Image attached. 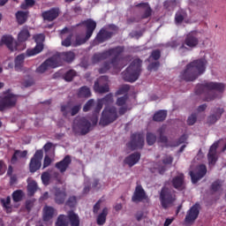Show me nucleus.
Returning a JSON list of instances; mask_svg holds the SVG:
<instances>
[{
    "label": "nucleus",
    "instance_id": "33",
    "mask_svg": "<svg viewBox=\"0 0 226 226\" xmlns=\"http://www.w3.org/2000/svg\"><path fill=\"white\" fill-rule=\"evenodd\" d=\"M46 61V64H48V68H57L61 66V59L59 58V55L53 56L48 58Z\"/></svg>",
    "mask_w": 226,
    "mask_h": 226
},
{
    "label": "nucleus",
    "instance_id": "13",
    "mask_svg": "<svg viewBox=\"0 0 226 226\" xmlns=\"http://www.w3.org/2000/svg\"><path fill=\"white\" fill-rule=\"evenodd\" d=\"M200 214V204L195 203L191 208L187 211L185 222L186 225H191L195 222V220L199 218V215Z\"/></svg>",
    "mask_w": 226,
    "mask_h": 226
},
{
    "label": "nucleus",
    "instance_id": "51",
    "mask_svg": "<svg viewBox=\"0 0 226 226\" xmlns=\"http://www.w3.org/2000/svg\"><path fill=\"white\" fill-rule=\"evenodd\" d=\"M0 202L4 209L6 211H10L11 209V198L10 196H7L6 199H1Z\"/></svg>",
    "mask_w": 226,
    "mask_h": 226
},
{
    "label": "nucleus",
    "instance_id": "53",
    "mask_svg": "<svg viewBox=\"0 0 226 226\" xmlns=\"http://www.w3.org/2000/svg\"><path fill=\"white\" fill-rule=\"evenodd\" d=\"M61 112H63L64 117H68L70 112H72V103L68 102L61 106Z\"/></svg>",
    "mask_w": 226,
    "mask_h": 226
},
{
    "label": "nucleus",
    "instance_id": "26",
    "mask_svg": "<svg viewBox=\"0 0 226 226\" xmlns=\"http://www.w3.org/2000/svg\"><path fill=\"white\" fill-rule=\"evenodd\" d=\"M135 6L136 8H141L144 10L143 13L141 14V19H149V17L153 15V9L151 8V5H149V3H139Z\"/></svg>",
    "mask_w": 226,
    "mask_h": 226
},
{
    "label": "nucleus",
    "instance_id": "9",
    "mask_svg": "<svg viewBox=\"0 0 226 226\" xmlns=\"http://www.w3.org/2000/svg\"><path fill=\"white\" fill-rule=\"evenodd\" d=\"M146 144V136L144 132H134L131 134V139L126 144L131 151H137V149H144Z\"/></svg>",
    "mask_w": 226,
    "mask_h": 226
},
{
    "label": "nucleus",
    "instance_id": "44",
    "mask_svg": "<svg viewBox=\"0 0 226 226\" xmlns=\"http://www.w3.org/2000/svg\"><path fill=\"white\" fill-rule=\"evenodd\" d=\"M27 192L30 197H33L36 192H38V184L36 181H32L27 185Z\"/></svg>",
    "mask_w": 226,
    "mask_h": 226
},
{
    "label": "nucleus",
    "instance_id": "34",
    "mask_svg": "<svg viewBox=\"0 0 226 226\" xmlns=\"http://www.w3.org/2000/svg\"><path fill=\"white\" fill-rule=\"evenodd\" d=\"M27 156V150H15L14 154H12L11 158V163L12 165H15L17 162H19V158H26Z\"/></svg>",
    "mask_w": 226,
    "mask_h": 226
},
{
    "label": "nucleus",
    "instance_id": "3",
    "mask_svg": "<svg viewBox=\"0 0 226 226\" xmlns=\"http://www.w3.org/2000/svg\"><path fill=\"white\" fill-rule=\"evenodd\" d=\"M106 51V56L111 58L110 62L107 61L102 64V66L99 69V73H107L113 67V70H118L119 68V56L124 52V46H117L110 48Z\"/></svg>",
    "mask_w": 226,
    "mask_h": 226
},
{
    "label": "nucleus",
    "instance_id": "7",
    "mask_svg": "<svg viewBox=\"0 0 226 226\" xmlns=\"http://www.w3.org/2000/svg\"><path fill=\"white\" fill-rule=\"evenodd\" d=\"M159 199L162 207H163V209H167L169 206H171V204L176 202V191L167 186H163L161 189Z\"/></svg>",
    "mask_w": 226,
    "mask_h": 226
},
{
    "label": "nucleus",
    "instance_id": "38",
    "mask_svg": "<svg viewBox=\"0 0 226 226\" xmlns=\"http://www.w3.org/2000/svg\"><path fill=\"white\" fill-rule=\"evenodd\" d=\"M167 119V110L160 109L154 114L153 121L155 123H163Z\"/></svg>",
    "mask_w": 226,
    "mask_h": 226
},
{
    "label": "nucleus",
    "instance_id": "10",
    "mask_svg": "<svg viewBox=\"0 0 226 226\" xmlns=\"http://www.w3.org/2000/svg\"><path fill=\"white\" fill-rule=\"evenodd\" d=\"M34 40L36 45L34 49L26 50V57H32V56H36L43 50V41H45V35L43 34H36L34 36Z\"/></svg>",
    "mask_w": 226,
    "mask_h": 226
},
{
    "label": "nucleus",
    "instance_id": "49",
    "mask_svg": "<svg viewBox=\"0 0 226 226\" xmlns=\"http://www.w3.org/2000/svg\"><path fill=\"white\" fill-rule=\"evenodd\" d=\"M186 140H188V135L183 134L175 143H173L172 145H167V146L168 147L170 146V147H177L181 146V144H185Z\"/></svg>",
    "mask_w": 226,
    "mask_h": 226
},
{
    "label": "nucleus",
    "instance_id": "58",
    "mask_svg": "<svg viewBox=\"0 0 226 226\" xmlns=\"http://www.w3.org/2000/svg\"><path fill=\"white\" fill-rule=\"evenodd\" d=\"M180 45H181V43H179V41L171 40L165 44V47H167V49H177Z\"/></svg>",
    "mask_w": 226,
    "mask_h": 226
},
{
    "label": "nucleus",
    "instance_id": "16",
    "mask_svg": "<svg viewBox=\"0 0 226 226\" xmlns=\"http://www.w3.org/2000/svg\"><path fill=\"white\" fill-rule=\"evenodd\" d=\"M171 186L177 190V192H183L186 190V183L185 182V174L180 173L174 177L170 181Z\"/></svg>",
    "mask_w": 226,
    "mask_h": 226
},
{
    "label": "nucleus",
    "instance_id": "27",
    "mask_svg": "<svg viewBox=\"0 0 226 226\" xmlns=\"http://www.w3.org/2000/svg\"><path fill=\"white\" fill-rule=\"evenodd\" d=\"M66 200V190L55 188V202L56 204H64Z\"/></svg>",
    "mask_w": 226,
    "mask_h": 226
},
{
    "label": "nucleus",
    "instance_id": "12",
    "mask_svg": "<svg viewBox=\"0 0 226 226\" xmlns=\"http://www.w3.org/2000/svg\"><path fill=\"white\" fill-rule=\"evenodd\" d=\"M207 174V167L205 164L198 165L194 170L190 171V177L192 179V183L193 185H197L202 177H204Z\"/></svg>",
    "mask_w": 226,
    "mask_h": 226
},
{
    "label": "nucleus",
    "instance_id": "56",
    "mask_svg": "<svg viewBox=\"0 0 226 226\" xmlns=\"http://www.w3.org/2000/svg\"><path fill=\"white\" fill-rule=\"evenodd\" d=\"M41 179L43 183V185H45V186H49V185H50V173L49 172H43L41 174Z\"/></svg>",
    "mask_w": 226,
    "mask_h": 226
},
{
    "label": "nucleus",
    "instance_id": "4",
    "mask_svg": "<svg viewBox=\"0 0 226 226\" xmlns=\"http://www.w3.org/2000/svg\"><path fill=\"white\" fill-rule=\"evenodd\" d=\"M142 72V60L139 58L134 59L131 64L122 72V79L125 82H136L140 77V72Z\"/></svg>",
    "mask_w": 226,
    "mask_h": 226
},
{
    "label": "nucleus",
    "instance_id": "37",
    "mask_svg": "<svg viewBox=\"0 0 226 226\" xmlns=\"http://www.w3.org/2000/svg\"><path fill=\"white\" fill-rule=\"evenodd\" d=\"M157 133L159 135V142H161L162 144H165L166 147H170V146H172V144L169 143V138H167V136L164 135L165 128L160 127L157 130Z\"/></svg>",
    "mask_w": 226,
    "mask_h": 226
},
{
    "label": "nucleus",
    "instance_id": "42",
    "mask_svg": "<svg viewBox=\"0 0 226 226\" xmlns=\"http://www.w3.org/2000/svg\"><path fill=\"white\" fill-rule=\"evenodd\" d=\"M90 39L91 38H87V34H85V37L77 35L73 41L72 47H80V45H84V43L89 41Z\"/></svg>",
    "mask_w": 226,
    "mask_h": 226
},
{
    "label": "nucleus",
    "instance_id": "57",
    "mask_svg": "<svg viewBox=\"0 0 226 226\" xmlns=\"http://www.w3.org/2000/svg\"><path fill=\"white\" fill-rule=\"evenodd\" d=\"M162 57V51L160 49H154L149 56V59L158 61Z\"/></svg>",
    "mask_w": 226,
    "mask_h": 226
},
{
    "label": "nucleus",
    "instance_id": "29",
    "mask_svg": "<svg viewBox=\"0 0 226 226\" xmlns=\"http://www.w3.org/2000/svg\"><path fill=\"white\" fill-rule=\"evenodd\" d=\"M26 56H27V51H26V54L22 53L15 57L14 70L16 72H22V68H24V61L26 59Z\"/></svg>",
    "mask_w": 226,
    "mask_h": 226
},
{
    "label": "nucleus",
    "instance_id": "35",
    "mask_svg": "<svg viewBox=\"0 0 226 226\" xmlns=\"http://www.w3.org/2000/svg\"><path fill=\"white\" fill-rule=\"evenodd\" d=\"M58 57L63 59L65 63H72L75 59V53L73 51H65L58 53Z\"/></svg>",
    "mask_w": 226,
    "mask_h": 226
},
{
    "label": "nucleus",
    "instance_id": "30",
    "mask_svg": "<svg viewBox=\"0 0 226 226\" xmlns=\"http://www.w3.org/2000/svg\"><path fill=\"white\" fill-rule=\"evenodd\" d=\"M0 45H5L11 52H13L15 50V46L13 45V36L11 35H4L1 38Z\"/></svg>",
    "mask_w": 226,
    "mask_h": 226
},
{
    "label": "nucleus",
    "instance_id": "54",
    "mask_svg": "<svg viewBox=\"0 0 226 226\" xmlns=\"http://www.w3.org/2000/svg\"><path fill=\"white\" fill-rule=\"evenodd\" d=\"M93 108L96 109V103L93 99H90L83 107V112H89Z\"/></svg>",
    "mask_w": 226,
    "mask_h": 226
},
{
    "label": "nucleus",
    "instance_id": "1",
    "mask_svg": "<svg viewBox=\"0 0 226 226\" xmlns=\"http://www.w3.org/2000/svg\"><path fill=\"white\" fill-rule=\"evenodd\" d=\"M206 66H207V60L205 58L193 60L186 64L185 69L180 73L179 78L185 82H193L200 75L206 73Z\"/></svg>",
    "mask_w": 226,
    "mask_h": 226
},
{
    "label": "nucleus",
    "instance_id": "25",
    "mask_svg": "<svg viewBox=\"0 0 226 226\" xmlns=\"http://www.w3.org/2000/svg\"><path fill=\"white\" fill-rule=\"evenodd\" d=\"M213 114L207 117V124H215L218 121L225 110L222 108H215L213 109Z\"/></svg>",
    "mask_w": 226,
    "mask_h": 226
},
{
    "label": "nucleus",
    "instance_id": "31",
    "mask_svg": "<svg viewBox=\"0 0 226 226\" xmlns=\"http://www.w3.org/2000/svg\"><path fill=\"white\" fill-rule=\"evenodd\" d=\"M56 213V208H54L53 207H49L46 206L43 207V221L44 222H50V220H52V218H54V215Z\"/></svg>",
    "mask_w": 226,
    "mask_h": 226
},
{
    "label": "nucleus",
    "instance_id": "2",
    "mask_svg": "<svg viewBox=\"0 0 226 226\" xmlns=\"http://www.w3.org/2000/svg\"><path fill=\"white\" fill-rule=\"evenodd\" d=\"M217 93H223L225 91V84L218 82H205L198 84L195 87L196 94H204L203 102H213L218 98Z\"/></svg>",
    "mask_w": 226,
    "mask_h": 226
},
{
    "label": "nucleus",
    "instance_id": "41",
    "mask_svg": "<svg viewBox=\"0 0 226 226\" xmlns=\"http://www.w3.org/2000/svg\"><path fill=\"white\" fill-rule=\"evenodd\" d=\"M222 186H223V181L217 179L212 183L210 186V191L212 192V193H216L219 192H223Z\"/></svg>",
    "mask_w": 226,
    "mask_h": 226
},
{
    "label": "nucleus",
    "instance_id": "23",
    "mask_svg": "<svg viewBox=\"0 0 226 226\" xmlns=\"http://www.w3.org/2000/svg\"><path fill=\"white\" fill-rule=\"evenodd\" d=\"M76 126L80 130V135H87L91 132V122L86 117H81L78 120Z\"/></svg>",
    "mask_w": 226,
    "mask_h": 226
},
{
    "label": "nucleus",
    "instance_id": "43",
    "mask_svg": "<svg viewBox=\"0 0 226 226\" xmlns=\"http://www.w3.org/2000/svg\"><path fill=\"white\" fill-rule=\"evenodd\" d=\"M79 98H89L91 96V90L87 87H81L78 92Z\"/></svg>",
    "mask_w": 226,
    "mask_h": 226
},
{
    "label": "nucleus",
    "instance_id": "20",
    "mask_svg": "<svg viewBox=\"0 0 226 226\" xmlns=\"http://www.w3.org/2000/svg\"><path fill=\"white\" fill-rule=\"evenodd\" d=\"M111 103H114V97L112 94H108L103 98L97 101L94 111L96 114H100V111L103 109V105L109 107V105H111Z\"/></svg>",
    "mask_w": 226,
    "mask_h": 226
},
{
    "label": "nucleus",
    "instance_id": "46",
    "mask_svg": "<svg viewBox=\"0 0 226 226\" xmlns=\"http://www.w3.org/2000/svg\"><path fill=\"white\" fill-rule=\"evenodd\" d=\"M22 199H24V191L16 190L12 192L13 202H21Z\"/></svg>",
    "mask_w": 226,
    "mask_h": 226
},
{
    "label": "nucleus",
    "instance_id": "24",
    "mask_svg": "<svg viewBox=\"0 0 226 226\" xmlns=\"http://www.w3.org/2000/svg\"><path fill=\"white\" fill-rule=\"evenodd\" d=\"M72 165V156L65 155L64 158L55 164L56 169L64 174L65 170H68V167Z\"/></svg>",
    "mask_w": 226,
    "mask_h": 226
},
{
    "label": "nucleus",
    "instance_id": "19",
    "mask_svg": "<svg viewBox=\"0 0 226 226\" xmlns=\"http://www.w3.org/2000/svg\"><path fill=\"white\" fill-rule=\"evenodd\" d=\"M77 26H83L86 28V35L87 38H91L93 36V33L96 29V21L92 19H87V20H83L79 23Z\"/></svg>",
    "mask_w": 226,
    "mask_h": 226
},
{
    "label": "nucleus",
    "instance_id": "17",
    "mask_svg": "<svg viewBox=\"0 0 226 226\" xmlns=\"http://www.w3.org/2000/svg\"><path fill=\"white\" fill-rule=\"evenodd\" d=\"M143 200H147V194L140 185H138L135 187L134 192L132 196V201L139 204V202H142Z\"/></svg>",
    "mask_w": 226,
    "mask_h": 226
},
{
    "label": "nucleus",
    "instance_id": "39",
    "mask_svg": "<svg viewBox=\"0 0 226 226\" xmlns=\"http://www.w3.org/2000/svg\"><path fill=\"white\" fill-rule=\"evenodd\" d=\"M109 215V208L104 207L101 214L98 215L96 222L97 225H105V222H107V216Z\"/></svg>",
    "mask_w": 226,
    "mask_h": 226
},
{
    "label": "nucleus",
    "instance_id": "32",
    "mask_svg": "<svg viewBox=\"0 0 226 226\" xmlns=\"http://www.w3.org/2000/svg\"><path fill=\"white\" fill-rule=\"evenodd\" d=\"M30 37L31 34L29 33V28L27 26H23L18 34V41L24 43V41H27Z\"/></svg>",
    "mask_w": 226,
    "mask_h": 226
},
{
    "label": "nucleus",
    "instance_id": "28",
    "mask_svg": "<svg viewBox=\"0 0 226 226\" xmlns=\"http://www.w3.org/2000/svg\"><path fill=\"white\" fill-rule=\"evenodd\" d=\"M139 161H140V153L135 152L133 154H131L129 156L125 157L124 162L129 167H133V165H136V163H139Z\"/></svg>",
    "mask_w": 226,
    "mask_h": 226
},
{
    "label": "nucleus",
    "instance_id": "21",
    "mask_svg": "<svg viewBox=\"0 0 226 226\" xmlns=\"http://www.w3.org/2000/svg\"><path fill=\"white\" fill-rule=\"evenodd\" d=\"M112 36H114L113 32H109V31H107V29L105 28H102L96 34L94 41L95 43H98V45H100V43H105V41H108V40H110Z\"/></svg>",
    "mask_w": 226,
    "mask_h": 226
},
{
    "label": "nucleus",
    "instance_id": "8",
    "mask_svg": "<svg viewBox=\"0 0 226 226\" xmlns=\"http://www.w3.org/2000/svg\"><path fill=\"white\" fill-rule=\"evenodd\" d=\"M118 117L117 109H116V107H105L102 110L99 124L100 126H109V124H112L114 121H117Z\"/></svg>",
    "mask_w": 226,
    "mask_h": 226
},
{
    "label": "nucleus",
    "instance_id": "63",
    "mask_svg": "<svg viewBox=\"0 0 226 226\" xmlns=\"http://www.w3.org/2000/svg\"><path fill=\"white\" fill-rule=\"evenodd\" d=\"M195 123H197V114L193 113L192 114L188 119H187V124L189 126H193V124H195Z\"/></svg>",
    "mask_w": 226,
    "mask_h": 226
},
{
    "label": "nucleus",
    "instance_id": "40",
    "mask_svg": "<svg viewBox=\"0 0 226 226\" xmlns=\"http://www.w3.org/2000/svg\"><path fill=\"white\" fill-rule=\"evenodd\" d=\"M108 58H109V56H107L106 51H103L101 53H95L92 56V63H93V64H98V63H100L102 61H105V59H108Z\"/></svg>",
    "mask_w": 226,
    "mask_h": 226
},
{
    "label": "nucleus",
    "instance_id": "11",
    "mask_svg": "<svg viewBox=\"0 0 226 226\" xmlns=\"http://www.w3.org/2000/svg\"><path fill=\"white\" fill-rule=\"evenodd\" d=\"M41 160H43V151L36 150L29 162V171L32 174H34V172H37V170L41 169Z\"/></svg>",
    "mask_w": 226,
    "mask_h": 226
},
{
    "label": "nucleus",
    "instance_id": "15",
    "mask_svg": "<svg viewBox=\"0 0 226 226\" xmlns=\"http://www.w3.org/2000/svg\"><path fill=\"white\" fill-rule=\"evenodd\" d=\"M102 82H109V76H102L99 78L97 81L94 82V89L95 93H99L100 94H103L104 93H109V84L106 83L104 85H100Z\"/></svg>",
    "mask_w": 226,
    "mask_h": 226
},
{
    "label": "nucleus",
    "instance_id": "50",
    "mask_svg": "<svg viewBox=\"0 0 226 226\" xmlns=\"http://www.w3.org/2000/svg\"><path fill=\"white\" fill-rule=\"evenodd\" d=\"M185 17H186V12H185V11H178L175 15L176 24H183V20H185Z\"/></svg>",
    "mask_w": 226,
    "mask_h": 226
},
{
    "label": "nucleus",
    "instance_id": "62",
    "mask_svg": "<svg viewBox=\"0 0 226 226\" xmlns=\"http://www.w3.org/2000/svg\"><path fill=\"white\" fill-rule=\"evenodd\" d=\"M49 70V65L47 64V62L44 61L37 69V73H45Z\"/></svg>",
    "mask_w": 226,
    "mask_h": 226
},
{
    "label": "nucleus",
    "instance_id": "60",
    "mask_svg": "<svg viewBox=\"0 0 226 226\" xmlns=\"http://www.w3.org/2000/svg\"><path fill=\"white\" fill-rule=\"evenodd\" d=\"M36 4V1L34 0H25V4H21L20 8L21 10H27V8L33 7Z\"/></svg>",
    "mask_w": 226,
    "mask_h": 226
},
{
    "label": "nucleus",
    "instance_id": "36",
    "mask_svg": "<svg viewBox=\"0 0 226 226\" xmlns=\"http://www.w3.org/2000/svg\"><path fill=\"white\" fill-rule=\"evenodd\" d=\"M27 15H29L28 11H18L16 12V20L19 26H22L27 22Z\"/></svg>",
    "mask_w": 226,
    "mask_h": 226
},
{
    "label": "nucleus",
    "instance_id": "45",
    "mask_svg": "<svg viewBox=\"0 0 226 226\" xmlns=\"http://www.w3.org/2000/svg\"><path fill=\"white\" fill-rule=\"evenodd\" d=\"M75 77H77V71L71 69L69 71H67L64 74V79L66 82H72V80H73V79H75Z\"/></svg>",
    "mask_w": 226,
    "mask_h": 226
},
{
    "label": "nucleus",
    "instance_id": "61",
    "mask_svg": "<svg viewBox=\"0 0 226 226\" xmlns=\"http://www.w3.org/2000/svg\"><path fill=\"white\" fill-rule=\"evenodd\" d=\"M66 206H68L69 207H75V206H77V197H69V199L66 201Z\"/></svg>",
    "mask_w": 226,
    "mask_h": 226
},
{
    "label": "nucleus",
    "instance_id": "64",
    "mask_svg": "<svg viewBox=\"0 0 226 226\" xmlns=\"http://www.w3.org/2000/svg\"><path fill=\"white\" fill-rule=\"evenodd\" d=\"M23 86H24V87H31V86H34V79H33V78L26 79L23 82Z\"/></svg>",
    "mask_w": 226,
    "mask_h": 226
},
{
    "label": "nucleus",
    "instance_id": "59",
    "mask_svg": "<svg viewBox=\"0 0 226 226\" xmlns=\"http://www.w3.org/2000/svg\"><path fill=\"white\" fill-rule=\"evenodd\" d=\"M80 109H82V104H76L71 107L70 116H77L79 112H80Z\"/></svg>",
    "mask_w": 226,
    "mask_h": 226
},
{
    "label": "nucleus",
    "instance_id": "22",
    "mask_svg": "<svg viewBox=\"0 0 226 226\" xmlns=\"http://www.w3.org/2000/svg\"><path fill=\"white\" fill-rule=\"evenodd\" d=\"M59 13H61V11H59V8L53 7L49 11H43L41 13V17L43 20H47L48 22H54V20H56V19L59 17Z\"/></svg>",
    "mask_w": 226,
    "mask_h": 226
},
{
    "label": "nucleus",
    "instance_id": "48",
    "mask_svg": "<svg viewBox=\"0 0 226 226\" xmlns=\"http://www.w3.org/2000/svg\"><path fill=\"white\" fill-rule=\"evenodd\" d=\"M146 140L147 146H154L156 143V134L153 132H147Z\"/></svg>",
    "mask_w": 226,
    "mask_h": 226
},
{
    "label": "nucleus",
    "instance_id": "6",
    "mask_svg": "<svg viewBox=\"0 0 226 226\" xmlns=\"http://www.w3.org/2000/svg\"><path fill=\"white\" fill-rule=\"evenodd\" d=\"M80 226V217L73 211L70 210L67 215H59L55 226Z\"/></svg>",
    "mask_w": 226,
    "mask_h": 226
},
{
    "label": "nucleus",
    "instance_id": "55",
    "mask_svg": "<svg viewBox=\"0 0 226 226\" xmlns=\"http://www.w3.org/2000/svg\"><path fill=\"white\" fill-rule=\"evenodd\" d=\"M128 94H124L122 97H118L117 99L116 105H117V107H124V105H126V102H128Z\"/></svg>",
    "mask_w": 226,
    "mask_h": 226
},
{
    "label": "nucleus",
    "instance_id": "52",
    "mask_svg": "<svg viewBox=\"0 0 226 226\" xmlns=\"http://www.w3.org/2000/svg\"><path fill=\"white\" fill-rule=\"evenodd\" d=\"M128 91H130L129 85H123L118 88V90L115 93V96H121V94H128Z\"/></svg>",
    "mask_w": 226,
    "mask_h": 226
},
{
    "label": "nucleus",
    "instance_id": "5",
    "mask_svg": "<svg viewBox=\"0 0 226 226\" xmlns=\"http://www.w3.org/2000/svg\"><path fill=\"white\" fill-rule=\"evenodd\" d=\"M199 32L192 31L188 33L184 40V42L179 46L178 52L180 54H185V52H188L190 49H195L199 45Z\"/></svg>",
    "mask_w": 226,
    "mask_h": 226
},
{
    "label": "nucleus",
    "instance_id": "47",
    "mask_svg": "<svg viewBox=\"0 0 226 226\" xmlns=\"http://www.w3.org/2000/svg\"><path fill=\"white\" fill-rule=\"evenodd\" d=\"M62 47H73V34H69L62 40Z\"/></svg>",
    "mask_w": 226,
    "mask_h": 226
},
{
    "label": "nucleus",
    "instance_id": "18",
    "mask_svg": "<svg viewBox=\"0 0 226 226\" xmlns=\"http://www.w3.org/2000/svg\"><path fill=\"white\" fill-rule=\"evenodd\" d=\"M218 146H220V141H215L209 148L208 154H207V160L209 165H216V162H218Z\"/></svg>",
    "mask_w": 226,
    "mask_h": 226
},
{
    "label": "nucleus",
    "instance_id": "14",
    "mask_svg": "<svg viewBox=\"0 0 226 226\" xmlns=\"http://www.w3.org/2000/svg\"><path fill=\"white\" fill-rule=\"evenodd\" d=\"M0 105L4 110L15 107V105H17V95L13 94H7L0 99Z\"/></svg>",
    "mask_w": 226,
    "mask_h": 226
}]
</instances>
